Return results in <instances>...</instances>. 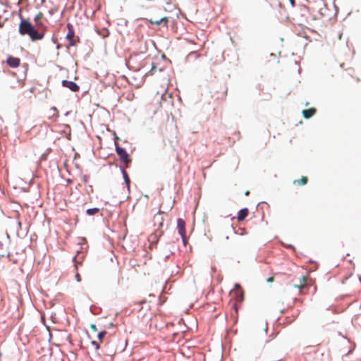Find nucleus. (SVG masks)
<instances>
[{
  "label": "nucleus",
  "mask_w": 361,
  "mask_h": 361,
  "mask_svg": "<svg viewBox=\"0 0 361 361\" xmlns=\"http://www.w3.org/2000/svg\"><path fill=\"white\" fill-rule=\"evenodd\" d=\"M115 149L121 162L127 164L131 162L130 156L125 148L120 147L115 142Z\"/></svg>",
  "instance_id": "1"
},
{
  "label": "nucleus",
  "mask_w": 361,
  "mask_h": 361,
  "mask_svg": "<svg viewBox=\"0 0 361 361\" xmlns=\"http://www.w3.org/2000/svg\"><path fill=\"white\" fill-rule=\"evenodd\" d=\"M33 25L29 20L22 19L19 25L18 31L21 35H28Z\"/></svg>",
  "instance_id": "2"
},
{
  "label": "nucleus",
  "mask_w": 361,
  "mask_h": 361,
  "mask_svg": "<svg viewBox=\"0 0 361 361\" xmlns=\"http://www.w3.org/2000/svg\"><path fill=\"white\" fill-rule=\"evenodd\" d=\"M46 29L38 27L36 29L34 26L28 35L32 41L40 40L43 39L44 36V32Z\"/></svg>",
  "instance_id": "3"
},
{
  "label": "nucleus",
  "mask_w": 361,
  "mask_h": 361,
  "mask_svg": "<svg viewBox=\"0 0 361 361\" xmlns=\"http://www.w3.org/2000/svg\"><path fill=\"white\" fill-rule=\"evenodd\" d=\"M177 228L178 233L182 238L183 244L186 243V231H185V222L183 219L178 218L177 219Z\"/></svg>",
  "instance_id": "4"
},
{
  "label": "nucleus",
  "mask_w": 361,
  "mask_h": 361,
  "mask_svg": "<svg viewBox=\"0 0 361 361\" xmlns=\"http://www.w3.org/2000/svg\"><path fill=\"white\" fill-rule=\"evenodd\" d=\"M61 85L64 87L68 88L72 92H78L80 90L79 85L73 81L63 80L61 82Z\"/></svg>",
  "instance_id": "5"
},
{
  "label": "nucleus",
  "mask_w": 361,
  "mask_h": 361,
  "mask_svg": "<svg viewBox=\"0 0 361 361\" xmlns=\"http://www.w3.org/2000/svg\"><path fill=\"white\" fill-rule=\"evenodd\" d=\"M307 279L305 276H302L300 279V284L295 285V287L299 289L300 293H305V291L308 289V283L307 281Z\"/></svg>",
  "instance_id": "6"
},
{
  "label": "nucleus",
  "mask_w": 361,
  "mask_h": 361,
  "mask_svg": "<svg viewBox=\"0 0 361 361\" xmlns=\"http://www.w3.org/2000/svg\"><path fill=\"white\" fill-rule=\"evenodd\" d=\"M6 63L11 68H17L20 65V60L18 57L10 56L7 58Z\"/></svg>",
  "instance_id": "7"
},
{
  "label": "nucleus",
  "mask_w": 361,
  "mask_h": 361,
  "mask_svg": "<svg viewBox=\"0 0 361 361\" xmlns=\"http://www.w3.org/2000/svg\"><path fill=\"white\" fill-rule=\"evenodd\" d=\"M59 116V111L55 106H52L49 110L48 119L55 121V118Z\"/></svg>",
  "instance_id": "8"
},
{
  "label": "nucleus",
  "mask_w": 361,
  "mask_h": 361,
  "mask_svg": "<svg viewBox=\"0 0 361 361\" xmlns=\"http://www.w3.org/2000/svg\"><path fill=\"white\" fill-rule=\"evenodd\" d=\"M120 169H121V173L123 175V178L124 179V181H125V183L126 184V186L128 188V190H129L130 189V178L125 169V168L123 166H120Z\"/></svg>",
  "instance_id": "9"
},
{
  "label": "nucleus",
  "mask_w": 361,
  "mask_h": 361,
  "mask_svg": "<svg viewBox=\"0 0 361 361\" xmlns=\"http://www.w3.org/2000/svg\"><path fill=\"white\" fill-rule=\"evenodd\" d=\"M149 23L152 25H160L161 23H164V26L167 27V23L169 22V19L166 17L161 18L159 20H152L150 19Z\"/></svg>",
  "instance_id": "10"
},
{
  "label": "nucleus",
  "mask_w": 361,
  "mask_h": 361,
  "mask_svg": "<svg viewBox=\"0 0 361 361\" xmlns=\"http://www.w3.org/2000/svg\"><path fill=\"white\" fill-rule=\"evenodd\" d=\"M248 215V209L243 208L239 210L237 219L238 221H243Z\"/></svg>",
  "instance_id": "11"
},
{
  "label": "nucleus",
  "mask_w": 361,
  "mask_h": 361,
  "mask_svg": "<svg viewBox=\"0 0 361 361\" xmlns=\"http://www.w3.org/2000/svg\"><path fill=\"white\" fill-rule=\"evenodd\" d=\"M42 18V13H39L34 18V20L35 22L36 26L38 27H42L43 29H46V26L43 24V23L41 21V19Z\"/></svg>",
  "instance_id": "12"
},
{
  "label": "nucleus",
  "mask_w": 361,
  "mask_h": 361,
  "mask_svg": "<svg viewBox=\"0 0 361 361\" xmlns=\"http://www.w3.org/2000/svg\"><path fill=\"white\" fill-rule=\"evenodd\" d=\"M164 67H159L155 63L152 62V68H151V70L149 71V73L151 74V75H154L155 74L157 71L161 73L162 71H164Z\"/></svg>",
  "instance_id": "13"
},
{
  "label": "nucleus",
  "mask_w": 361,
  "mask_h": 361,
  "mask_svg": "<svg viewBox=\"0 0 361 361\" xmlns=\"http://www.w3.org/2000/svg\"><path fill=\"white\" fill-rule=\"evenodd\" d=\"M67 28H68V33L66 35V39H68L74 38L75 30H74L73 25H71V23H68Z\"/></svg>",
  "instance_id": "14"
},
{
  "label": "nucleus",
  "mask_w": 361,
  "mask_h": 361,
  "mask_svg": "<svg viewBox=\"0 0 361 361\" xmlns=\"http://www.w3.org/2000/svg\"><path fill=\"white\" fill-rule=\"evenodd\" d=\"M316 112L314 108H310L302 111V115L305 118H311Z\"/></svg>",
  "instance_id": "15"
},
{
  "label": "nucleus",
  "mask_w": 361,
  "mask_h": 361,
  "mask_svg": "<svg viewBox=\"0 0 361 361\" xmlns=\"http://www.w3.org/2000/svg\"><path fill=\"white\" fill-rule=\"evenodd\" d=\"M6 255H9L7 250L6 249L4 243L0 241V257H4Z\"/></svg>",
  "instance_id": "16"
},
{
  "label": "nucleus",
  "mask_w": 361,
  "mask_h": 361,
  "mask_svg": "<svg viewBox=\"0 0 361 361\" xmlns=\"http://www.w3.org/2000/svg\"><path fill=\"white\" fill-rule=\"evenodd\" d=\"M99 212V209L97 207L90 208L86 210V214L88 216H94Z\"/></svg>",
  "instance_id": "17"
},
{
  "label": "nucleus",
  "mask_w": 361,
  "mask_h": 361,
  "mask_svg": "<svg viewBox=\"0 0 361 361\" xmlns=\"http://www.w3.org/2000/svg\"><path fill=\"white\" fill-rule=\"evenodd\" d=\"M307 178L305 176L302 177L300 180H295L294 183H298V184L305 185L307 183Z\"/></svg>",
  "instance_id": "18"
},
{
  "label": "nucleus",
  "mask_w": 361,
  "mask_h": 361,
  "mask_svg": "<svg viewBox=\"0 0 361 361\" xmlns=\"http://www.w3.org/2000/svg\"><path fill=\"white\" fill-rule=\"evenodd\" d=\"M106 334V331H100L98 334H97V338L100 341H102L104 337L105 336V335Z\"/></svg>",
  "instance_id": "19"
},
{
  "label": "nucleus",
  "mask_w": 361,
  "mask_h": 361,
  "mask_svg": "<svg viewBox=\"0 0 361 361\" xmlns=\"http://www.w3.org/2000/svg\"><path fill=\"white\" fill-rule=\"evenodd\" d=\"M69 41V46L74 47L76 45V39L75 38H71L68 39Z\"/></svg>",
  "instance_id": "20"
},
{
  "label": "nucleus",
  "mask_w": 361,
  "mask_h": 361,
  "mask_svg": "<svg viewBox=\"0 0 361 361\" xmlns=\"http://www.w3.org/2000/svg\"><path fill=\"white\" fill-rule=\"evenodd\" d=\"M90 179V176L89 175H84L82 177V180L84 183H87L88 182Z\"/></svg>",
  "instance_id": "21"
},
{
  "label": "nucleus",
  "mask_w": 361,
  "mask_h": 361,
  "mask_svg": "<svg viewBox=\"0 0 361 361\" xmlns=\"http://www.w3.org/2000/svg\"><path fill=\"white\" fill-rule=\"evenodd\" d=\"M92 345L95 346L96 349H98L99 348V345L97 341H92Z\"/></svg>",
  "instance_id": "22"
},
{
  "label": "nucleus",
  "mask_w": 361,
  "mask_h": 361,
  "mask_svg": "<svg viewBox=\"0 0 361 361\" xmlns=\"http://www.w3.org/2000/svg\"><path fill=\"white\" fill-rule=\"evenodd\" d=\"M355 346V345L353 344V345L351 347V348L348 351V353H346L345 355L350 354L353 352V350H354Z\"/></svg>",
  "instance_id": "23"
},
{
  "label": "nucleus",
  "mask_w": 361,
  "mask_h": 361,
  "mask_svg": "<svg viewBox=\"0 0 361 361\" xmlns=\"http://www.w3.org/2000/svg\"><path fill=\"white\" fill-rule=\"evenodd\" d=\"M92 330L93 331H97V326L94 324H92L91 326H90Z\"/></svg>",
  "instance_id": "24"
},
{
  "label": "nucleus",
  "mask_w": 361,
  "mask_h": 361,
  "mask_svg": "<svg viewBox=\"0 0 361 361\" xmlns=\"http://www.w3.org/2000/svg\"><path fill=\"white\" fill-rule=\"evenodd\" d=\"M289 2L292 7H294L295 5V0H289Z\"/></svg>",
  "instance_id": "25"
},
{
  "label": "nucleus",
  "mask_w": 361,
  "mask_h": 361,
  "mask_svg": "<svg viewBox=\"0 0 361 361\" xmlns=\"http://www.w3.org/2000/svg\"><path fill=\"white\" fill-rule=\"evenodd\" d=\"M235 288L237 290H238V289H240V288H241L240 285V284H238V283H235Z\"/></svg>",
  "instance_id": "26"
},
{
  "label": "nucleus",
  "mask_w": 361,
  "mask_h": 361,
  "mask_svg": "<svg viewBox=\"0 0 361 361\" xmlns=\"http://www.w3.org/2000/svg\"><path fill=\"white\" fill-rule=\"evenodd\" d=\"M75 277H76L78 281H80V276L79 274L77 273L75 275Z\"/></svg>",
  "instance_id": "27"
},
{
  "label": "nucleus",
  "mask_w": 361,
  "mask_h": 361,
  "mask_svg": "<svg viewBox=\"0 0 361 361\" xmlns=\"http://www.w3.org/2000/svg\"><path fill=\"white\" fill-rule=\"evenodd\" d=\"M286 247H289V248H294V247L292 245H286Z\"/></svg>",
  "instance_id": "28"
},
{
  "label": "nucleus",
  "mask_w": 361,
  "mask_h": 361,
  "mask_svg": "<svg viewBox=\"0 0 361 361\" xmlns=\"http://www.w3.org/2000/svg\"><path fill=\"white\" fill-rule=\"evenodd\" d=\"M273 281V278L272 277H270L269 279H267V282H271Z\"/></svg>",
  "instance_id": "29"
},
{
  "label": "nucleus",
  "mask_w": 361,
  "mask_h": 361,
  "mask_svg": "<svg viewBox=\"0 0 361 361\" xmlns=\"http://www.w3.org/2000/svg\"><path fill=\"white\" fill-rule=\"evenodd\" d=\"M302 8H303L304 10H307V9H308V7H307V6H302Z\"/></svg>",
  "instance_id": "30"
},
{
  "label": "nucleus",
  "mask_w": 361,
  "mask_h": 361,
  "mask_svg": "<svg viewBox=\"0 0 361 361\" xmlns=\"http://www.w3.org/2000/svg\"><path fill=\"white\" fill-rule=\"evenodd\" d=\"M4 24V22L0 21V27H3Z\"/></svg>",
  "instance_id": "31"
},
{
  "label": "nucleus",
  "mask_w": 361,
  "mask_h": 361,
  "mask_svg": "<svg viewBox=\"0 0 361 361\" xmlns=\"http://www.w3.org/2000/svg\"><path fill=\"white\" fill-rule=\"evenodd\" d=\"M212 270L213 272L216 271V267H212Z\"/></svg>",
  "instance_id": "32"
},
{
  "label": "nucleus",
  "mask_w": 361,
  "mask_h": 361,
  "mask_svg": "<svg viewBox=\"0 0 361 361\" xmlns=\"http://www.w3.org/2000/svg\"><path fill=\"white\" fill-rule=\"evenodd\" d=\"M89 190H91V191H92V190H93V188H92V185H90V186H89Z\"/></svg>",
  "instance_id": "33"
},
{
  "label": "nucleus",
  "mask_w": 361,
  "mask_h": 361,
  "mask_svg": "<svg viewBox=\"0 0 361 361\" xmlns=\"http://www.w3.org/2000/svg\"><path fill=\"white\" fill-rule=\"evenodd\" d=\"M89 190H91V191H92V190H93V188H92V185H90V186H89Z\"/></svg>",
  "instance_id": "34"
},
{
  "label": "nucleus",
  "mask_w": 361,
  "mask_h": 361,
  "mask_svg": "<svg viewBox=\"0 0 361 361\" xmlns=\"http://www.w3.org/2000/svg\"><path fill=\"white\" fill-rule=\"evenodd\" d=\"M250 194V192L249 191H246L245 192V195H248Z\"/></svg>",
  "instance_id": "35"
},
{
  "label": "nucleus",
  "mask_w": 361,
  "mask_h": 361,
  "mask_svg": "<svg viewBox=\"0 0 361 361\" xmlns=\"http://www.w3.org/2000/svg\"><path fill=\"white\" fill-rule=\"evenodd\" d=\"M56 48L59 49L60 48V44H58L57 46H56Z\"/></svg>",
  "instance_id": "36"
},
{
  "label": "nucleus",
  "mask_w": 361,
  "mask_h": 361,
  "mask_svg": "<svg viewBox=\"0 0 361 361\" xmlns=\"http://www.w3.org/2000/svg\"><path fill=\"white\" fill-rule=\"evenodd\" d=\"M70 137H71V133H69V134H68V139H70Z\"/></svg>",
  "instance_id": "37"
},
{
  "label": "nucleus",
  "mask_w": 361,
  "mask_h": 361,
  "mask_svg": "<svg viewBox=\"0 0 361 361\" xmlns=\"http://www.w3.org/2000/svg\"><path fill=\"white\" fill-rule=\"evenodd\" d=\"M193 54H195V52H190V55H192Z\"/></svg>",
  "instance_id": "38"
}]
</instances>
